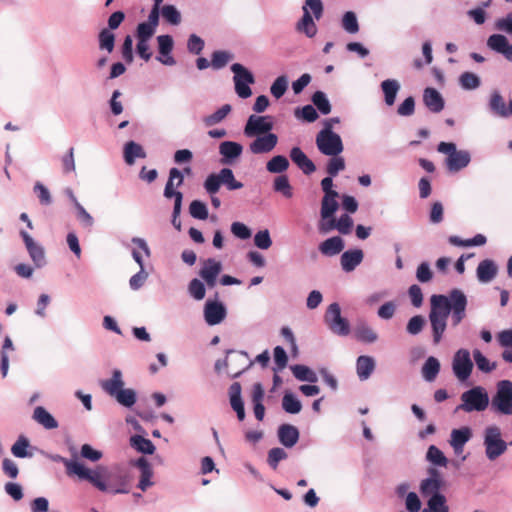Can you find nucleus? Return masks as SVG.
<instances>
[{
  "label": "nucleus",
  "mask_w": 512,
  "mask_h": 512,
  "mask_svg": "<svg viewBox=\"0 0 512 512\" xmlns=\"http://www.w3.org/2000/svg\"><path fill=\"white\" fill-rule=\"evenodd\" d=\"M71 452L75 459H67L59 454H50L48 458L53 462L62 463L69 477L76 476L80 481H87L100 492L112 494H127L129 492L126 487V478L123 475L113 474L112 469L103 464L88 468L77 460L75 449H71Z\"/></svg>",
  "instance_id": "f257e3e1"
},
{
  "label": "nucleus",
  "mask_w": 512,
  "mask_h": 512,
  "mask_svg": "<svg viewBox=\"0 0 512 512\" xmlns=\"http://www.w3.org/2000/svg\"><path fill=\"white\" fill-rule=\"evenodd\" d=\"M467 304V297L460 289H452L447 295L434 294L431 296L429 321L434 344L441 341L450 314L453 326L462 322L466 317Z\"/></svg>",
  "instance_id": "f03ea898"
},
{
  "label": "nucleus",
  "mask_w": 512,
  "mask_h": 512,
  "mask_svg": "<svg viewBox=\"0 0 512 512\" xmlns=\"http://www.w3.org/2000/svg\"><path fill=\"white\" fill-rule=\"evenodd\" d=\"M99 385L106 394L125 408H131L137 401L136 391L132 388H125L123 374L120 369H114L111 377L101 380Z\"/></svg>",
  "instance_id": "7ed1b4c3"
},
{
  "label": "nucleus",
  "mask_w": 512,
  "mask_h": 512,
  "mask_svg": "<svg viewBox=\"0 0 512 512\" xmlns=\"http://www.w3.org/2000/svg\"><path fill=\"white\" fill-rule=\"evenodd\" d=\"M491 406L489 394L482 386H474L464 391L460 396V404L456 406L455 412H483Z\"/></svg>",
  "instance_id": "20e7f679"
},
{
  "label": "nucleus",
  "mask_w": 512,
  "mask_h": 512,
  "mask_svg": "<svg viewBox=\"0 0 512 512\" xmlns=\"http://www.w3.org/2000/svg\"><path fill=\"white\" fill-rule=\"evenodd\" d=\"M222 185L229 191L243 188V183L236 180L232 169L227 167L222 168L217 173L209 174L204 181L203 187L209 195H215L219 192Z\"/></svg>",
  "instance_id": "39448f33"
},
{
  "label": "nucleus",
  "mask_w": 512,
  "mask_h": 512,
  "mask_svg": "<svg viewBox=\"0 0 512 512\" xmlns=\"http://www.w3.org/2000/svg\"><path fill=\"white\" fill-rule=\"evenodd\" d=\"M483 445L485 447V455L488 460L495 461L503 455L508 447V443L502 439L500 427L489 425L483 432Z\"/></svg>",
  "instance_id": "423d86ee"
},
{
  "label": "nucleus",
  "mask_w": 512,
  "mask_h": 512,
  "mask_svg": "<svg viewBox=\"0 0 512 512\" xmlns=\"http://www.w3.org/2000/svg\"><path fill=\"white\" fill-rule=\"evenodd\" d=\"M437 151L446 154V167L450 172H458L466 168L471 162V154L467 150H457L453 142H440Z\"/></svg>",
  "instance_id": "0eeeda50"
},
{
  "label": "nucleus",
  "mask_w": 512,
  "mask_h": 512,
  "mask_svg": "<svg viewBox=\"0 0 512 512\" xmlns=\"http://www.w3.org/2000/svg\"><path fill=\"white\" fill-rule=\"evenodd\" d=\"M491 411L498 415L512 416V381L500 380L491 399Z\"/></svg>",
  "instance_id": "6e6552de"
},
{
  "label": "nucleus",
  "mask_w": 512,
  "mask_h": 512,
  "mask_svg": "<svg viewBox=\"0 0 512 512\" xmlns=\"http://www.w3.org/2000/svg\"><path fill=\"white\" fill-rule=\"evenodd\" d=\"M315 142L318 150L326 156L340 155L344 149L340 135L330 130L329 127L318 132Z\"/></svg>",
  "instance_id": "1a4fd4ad"
},
{
  "label": "nucleus",
  "mask_w": 512,
  "mask_h": 512,
  "mask_svg": "<svg viewBox=\"0 0 512 512\" xmlns=\"http://www.w3.org/2000/svg\"><path fill=\"white\" fill-rule=\"evenodd\" d=\"M324 323L327 328L335 335L346 337L350 334L349 321L342 317L340 305L336 302L331 303L324 314Z\"/></svg>",
  "instance_id": "9d476101"
},
{
  "label": "nucleus",
  "mask_w": 512,
  "mask_h": 512,
  "mask_svg": "<svg viewBox=\"0 0 512 512\" xmlns=\"http://www.w3.org/2000/svg\"><path fill=\"white\" fill-rule=\"evenodd\" d=\"M230 69L234 73L233 82L236 94L242 99L249 98L252 95L250 85L255 82L254 75L240 63L232 64Z\"/></svg>",
  "instance_id": "9b49d317"
},
{
  "label": "nucleus",
  "mask_w": 512,
  "mask_h": 512,
  "mask_svg": "<svg viewBox=\"0 0 512 512\" xmlns=\"http://www.w3.org/2000/svg\"><path fill=\"white\" fill-rule=\"evenodd\" d=\"M473 366L469 350L461 348L454 353L452 359V371L459 382L463 383L470 378Z\"/></svg>",
  "instance_id": "f8f14e48"
},
{
  "label": "nucleus",
  "mask_w": 512,
  "mask_h": 512,
  "mask_svg": "<svg viewBox=\"0 0 512 512\" xmlns=\"http://www.w3.org/2000/svg\"><path fill=\"white\" fill-rule=\"evenodd\" d=\"M273 121L271 116L250 115L244 127V135L252 138L258 135L271 133Z\"/></svg>",
  "instance_id": "ddd939ff"
},
{
  "label": "nucleus",
  "mask_w": 512,
  "mask_h": 512,
  "mask_svg": "<svg viewBox=\"0 0 512 512\" xmlns=\"http://www.w3.org/2000/svg\"><path fill=\"white\" fill-rule=\"evenodd\" d=\"M487 109L492 116L507 119L512 116V99L507 104L501 93L494 90L489 96Z\"/></svg>",
  "instance_id": "4468645a"
},
{
  "label": "nucleus",
  "mask_w": 512,
  "mask_h": 512,
  "mask_svg": "<svg viewBox=\"0 0 512 512\" xmlns=\"http://www.w3.org/2000/svg\"><path fill=\"white\" fill-rule=\"evenodd\" d=\"M428 477L420 483V493L422 496H430L441 494L439 491L443 485L441 473L436 468H428Z\"/></svg>",
  "instance_id": "2eb2a0df"
},
{
  "label": "nucleus",
  "mask_w": 512,
  "mask_h": 512,
  "mask_svg": "<svg viewBox=\"0 0 512 512\" xmlns=\"http://www.w3.org/2000/svg\"><path fill=\"white\" fill-rule=\"evenodd\" d=\"M19 234L35 266L38 268L43 267L46 264L43 247L40 244H38L27 231L20 230Z\"/></svg>",
  "instance_id": "dca6fc26"
},
{
  "label": "nucleus",
  "mask_w": 512,
  "mask_h": 512,
  "mask_svg": "<svg viewBox=\"0 0 512 512\" xmlns=\"http://www.w3.org/2000/svg\"><path fill=\"white\" fill-rule=\"evenodd\" d=\"M254 137L255 139L249 144V151L255 155L270 153L278 143V136L274 133Z\"/></svg>",
  "instance_id": "f3484780"
},
{
  "label": "nucleus",
  "mask_w": 512,
  "mask_h": 512,
  "mask_svg": "<svg viewBox=\"0 0 512 512\" xmlns=\"http://www.w3.org/2000/svg\"><path fill=\"white\" fill-rule=\"evenodd\" d=\"M227 356L231 367L230 376L232 378L239 377L252 364L249 361L248 354L244 351L228 350Z\"/></svg>",
  "instance_id": "a211bd4d"
},
{
  "label": "nucleus",
  "mask_w": 512,
  "mask_h": 512,
  "mask_svg": "<svg viewBox=\"0 0 512 512\" xmlns=\"http://www.w3.org/2000/svg\"><path fill=\"white\" fill-rule=\"evenodd\" d=\"M486 44L490 50L503 55L508 61H512V43L505 35L501 33L492 34L488 37Z\"/></svg>",
  "instance_id": "6ab92c4d"
},
{
  "label": "nucleus",
  "mask_w": 512,
  "mask_h": 512,
  "mask_svg": "<svg viewBox=\"0 0 512 512\" xmlns=\"http://www.w3.org/2000/svg\"><path fill=\"white\" fill-rule=\"evenodd\" d=\"M225 306L218 301H207L204 306V319L210 326L220 324L226 317Z\"/></svg>",
  "instance_id": "aec40b11"
},
{
  "label": "nucleus",
  "mask_w": 512,
  "mask_h": 512,
  "mask_svg": "<svg viewBox=\"0 0 512 512\" xmlns=\"http://www.w3.org/2000/svg\"><path fill=\"white\" fill-rule=\"evenodd\" d=\"M243 146L234 141H223L219 145V154L221 155V164L231 165L242 154Z\"/></svg>",
  "instance_id": "412c9836"
},
{
  "label": "nucleus",
  "mask_w": 512,
  "mask_h": 512,
  "mask_svg": "<svg viewBox=\"0 0 512 512\" xmlns=\"http://www.w3.org/2000/svg\"><path fill=\"white\" fill-rule=\"evenodd\" d=\"M221 270L222 265L219 261H216L213 258H208L203 262L199 275L206 282L209 288H213L216 285L217 277Z\"/></svg>",
  "instance_id": "4be33fe9"
},
{
  "label": "nucleus",
  "mask_w": 512,
  "mask_h": 512,
  "mask_svg": "<svg viewBox=\"0 0 512 512\" xmlns=\"http://www.w3.org/2000/svg\"><path fill=\"white\" fill-rule=\"evenodd\" d=\"M472 429L468 426L459 429H453L450 433L449 444L456 455H460L464 451L467 442L472 438Z\"/></svg>",
  "instance_id": "5701e85b"
},
{
  "label": "nucleus",
  "mask_w": 512,
  "mask_h": 512,
  "mask_svg": "<svg viewBox=\"0 0 512 512\" xmlns=\"http://www.w3.org/2000/svg\"><path fill=\"white\" fill-rule=\"evenodd\" d=\"M291 161L305 174L310 175L316 171L313 161L302 151L300 147H292L290 150Z\"/></svg>",
  "instance_id": "b1692460"
},
{
  "label": "nucleus",
  "mask_w": 512,
  "mask_h": 512,
  "mask_svg": "<svg viewBox=\"0 0 512 512\" xmlns=\"http://www.w3.org/2000/svg\"><path fill=\"white\" fill-rule=\"evenodd\" d=\"M423 103L429 111L439 113L444 109L445 102L441 93L432 87H427L423 91Z\"/></svg>",
  "instance_id": "393cba45"
},
{
  "label": "nucleus",
  "mask_w": 512,
  "mask_h": 512,
  "mask_svg": "<svg viewBox=\"0 0 512 512\" xmlns=\"http://www.w3.org/2000/svg\"><path fill=\"white\" fill-rule=\"evenodd\" d=\"M364 253L361 249H350L342 253L340 257L341 268L345 272H352L361 264Z\"/></svg>",
  "instance_id": "a878e982"
},
{
  "label": "nucleus",
  "mask_w": 512,
  "mask_h": 512,
  "mask_svg": "<svg viewBox=\"0 0 512 512\" xmlns=\"http://www.w3.org/2000/svg\"><path fill=\"white\" fill-rule=\"evenodd\" d=\"M355 338L362 343L372 344L378 340L377 332L365 321L359 320L354 328Z\"/></svg>",
  "instance_id": "bb28decb"
},
{
  "label": "nucleus",
  "mask_w": 512,
  "mask_h": 512,
  "mask_svg": "<svg viewBox=\"0 0 512 512\" xmlns=\"http://www.w3.org/2000/svg\"><path fill=\"white\" fill-rule=\"evenodd\" d=\"M278 438L283 446L291 448L299 440V430L291 424H282L278 428Z\"/></svg>",
  "instance_id": "cd10ccee"
},
{
  "label": "nucleus",
  "mask_w": 512,
  "mask_h": 512,
  "mask_svg": "<svg viewBox=\"0 0 512 512\" xmlns=\"http://www.w3.org/2000/svg\"><path fill=\"white\" fill-rule=\"evenodd\" d=\"M303 15L302 18L296 24V30L299 33L304 34L308 38H313L318 31L317 25L315 23V18L311 15L306 8H302Z\"/></svg>",
  "instance_id": "c85d7f7f"
},
{
  "label": "nucleus",
  "mask_w": 512,
  "mask_h": 512,
  "mask_svg": "<svg viewBox=\"0 0 512 512\" xmlns=\"http://www.w3.org/2000/svg\"><path fill=\"white\" fill-rule=\"evenodd\" d=\"M376 362L373 357L361 355L356 360V374L361 381L370 378L375 370Z\"/></svg>",
  "instance_id": "c756f323"
},
{
  "label": "nucleus",
  "mask_w": 512,
  "mask_h": 512,
  "mask_svg": "<svg viewBox=\"0 0 512 512\" xmlns=\"http://www.w3.org/2000/svg\"><path fill=\"white\" fill-rule=\"evenodd\" d=\"M498 268L493 260L485 259L478 264L476 274L481 283L491 282L497 275Z\"/></svg>",
  "instance_id": "7c9ffc66"
},
{
  "label": "nucleus",
  "mask_w": 512,
  "mask_h": 512,
  "mask_svg": "<svg viewBox=\"0 0 512 512\" xmlns=\"http://www.w3.org/2000/svg\"><path fill=\"white\" fill-rule=\"evenodd\" d=\"M344 248V241L339 236L326 239L319 245V251L325 256H335Z\"/></svg>",
  "instance_id": "2f4dec72"
},
{
  "label": "nucleus",
  "mask_w": 512,
  "mask_h": 512,
  "mask_svg": "<svg viewBox=\"0 0 512 512\" xmlns=\"http://www.w3.org/2000/svg\"><path fill=\"white\" fill-rule=\"evenodd\" d=\"M440 362L434 356H429L424 362L421 374L425 381L433 382L440 372Z\"/></svg>",
  "instance_id": "473e14b6"
},
{
  "label": "nucleus",
  "mask_w": 512,
  "mask_h": 512,
  "mask_svg": "<svg viewBox=\"0 0 512 512\" xmlns=\"http://www.w3.org/2000/svg\"><path fill=\"white\" fill-rule=\"evenodd\" d=\"M33 419L44 428L52 430L58 427L57 420L42 406L34 409Z\"/></svg>",
  "instance_id": "72a5a7b5"
},
{
  "label": "nucleus",
  "mask_w": 512,
  "mask_h": 512,
  "mask_svg": "<svg viewBox=\"0 0 512 512\" xmlns=\"http://www.w3.org/2000/svg\"><path fill=\"white\" fill-rule=\"evenodd\" d=\"M400 83L395 79H386L381 83L386 105L392 106L395 103L397 93L400 90Z\"/></svg>",
  "instance_id": "f704fd0d"
},
{
  "label": "nucleus",
  "mask_w": 512,
  "mask_h": 512,
  "mask_svg": "<svg viewBox=\"0 0 512 512\" xmlns=\"http://www.w3.org/2000/svg\"><path fill=\"white\" fill-rule=\"evenodd\" d=\"M146 152L143 147L134 142L129 141L124 146V160L128 165H133L135 163L136 158H146Z\"/></svg>",
  "instance_id": "c9c22d12"
},
{
  "label": "nucleus",
  "mask_w": 512,
  "mask_h": 512,
  "mask_svg": "<svg viewBox=\"0 0 512 512\" xmlns=\"http://www.w3.org/2000/svg\"><path fill=\"white\" fill-rule=\"evenodd\" d=\"M339 196H323L321 201L320 215L322 220L332 218L339 208L337 198Z\"/></svg>",
  "instance_id": "e433bc0d"
},
{
  "label": "nucleus",
  "mask_w": 512,
  "mask_h": 512,
  "mask_svg": "<svg viewBox=\"0 0 512 512\" xmlns=\"http://www.w3.org/2000/svg\"><path fill=\"white\" fill-rule=\"evenodd\" d=\"M294 377L299 381L315 383L318 380L317 374L309 367L296 364L290 367Z\"/></svg>",
  "instance_id": "4c0bfd02"
},
{
  "label": "nucleus",
  "mask_w": 512,
  "mask_h": 512,
  "mask_svg": "<svg viewBox=\"0 0 512 512\" xmlns=\"http://www.w3.org/2000/svg\"><path fill=\"white\" fill-rule=\"evenodd\" d=\"M273 189L275 192L282 194L285 198L289 199L293 196V188L288 176L285 174H281L274 178Z\"/></svg>",
  "instance_id": "58836bf2"
},
{
  "label": "nucleus",
  "mask_w": 512,
  "mask_h": 512,
  "mask_svg": "<svg viewBox=\"0 0 512 512\" xmlns=\"http://www.w3.org/2000/svg\"><path fill=\"white\" fill-rule=\"evenodd\" d=\"M289 161L283 155L273 156L267 163L266 169L273 174H283L289 168Z\"/></svg>",
  "instance_id": "ea45409f"
},
{
  "label": "nucleus",
  "mask_w": 512,
  "mask_h": 512,
  "mask_svg": "<svg viewBox=\"0 0 512 512\" xmlns=\"http://www.w3.org/2000/svg\"><path fill=\"white\" fill-rule=\"evenodd\" d=\"M130 445L143 454H153L155 451L152 441L140 435L132 436L130 438Z\"/></svg>",
  "instance_id": "a19ab883"
},
{
  "label": "nucleus",
  "mask_w": 512,
  "mask_h": 512,
  "mask_svg": "<svg viewBox=\"0 0 512 512\" xmlns=\"http://www.w3.org/2000/svg\"><path fill=\"white\" fill-rule=\"evenodd\" d=\"M282 408L286 413L298 414L302 410V404L293 393L286 392L282 398Z\"/></svg>",
  "instance_id": "79ce46f5"
},
{
  "label": "nucleus",
  "mask_w": 512,
  "mask_h": 512,
  "mask_svg": "<svg viewBox=\"0 0 512 512\" xmlns=\"http://www.w3.org/2000/svg\"><path fill=\"white\" fill-rule=\"evenodd\" d=\"M161 15L163 19L170 25L177 26L181 23L182 17L180 11L176 8V6L172 4H167L162 6Z\"/></svg>",
  "instance_id": "37998d69"
},
{
  "label": "nucleus",
  "mask_w": 512,
  "mask_h": 512,
  "mask_svg": "<svg viewBox=\"0 0 512 512\" xmlns=\"http://www.w3.org/2000/svg\"><path fill=\"white\" fill-rule=\"evenodd\" d=\"M426 460L431 464L439 467H446L448 465V459L444 453L435 445L428 447Z\"/></svg>",
  "instance_id": "c03bdc74"
},
{
  "label": "nucleus",
  "mask_w": 512,
  "mask_h": 512,
  "mask_svg": "<svg viewBox=\"0 0 512 512\" xmlns=\"http://www.w3.org/2000/svg\"><path fill=\"white\" fill-rule=\"evenodd\" d=\"M230 112L231 106L229 104H225L217 109L214 113L204 117L203 122L207 127L214 126L222 122Z\"/></svg>",
  "instance_id": "a18cd8bd"
},
{
  "label": "nucleus",
  "mask_w": 512,
  "mask_h": 512,
  "mask_svg": "<svg viewBox=\"0 0 512 512\" xmlns=\"http://www.w3.org/2000/svg\"><path fill=\"white\" fill-rule=\"evenodd\" d=\"M459 85L464 90H475L480 87V77L472 72H464L459 76Z\"/></svg>",
  "instance_id": "49530a36"
},
{
  "label": "nucleus",
  "mask_w": 512,
  "mask_h": 512,
  "mask_svg": "<svg viewBox=\"0 0 512 512\" xmlns=\"http://www.w3.org/2000/svg\"><path fill=\"white\" fill-rule=\"evenodd\" d=\"M473 359L477 368L483 373H490L496 369V363L490 362L489 359L478 349L473 350Z\"/></svg>",
  "instance_id": "de8ad7c7"
},
{
  "label": "nucleus",
  "mask_w": 512,
  "mask_h": 512,
  "mask_svg": "<svg viewBox=\"0 0 512 512\" xmlns=\"http://www.w3.org/2000/svg\"><path fill=\"white\" fill-rule=\"evenodd\" d=\"M99 48L111 53L115 46V35L108 28H103L98 35Z\"/></svg>",
  "instance_id": "09e8293b"
},
{
  "label": "nucleus",
  "mask_w": 512,
  "mask_h": 512,
  "mask_svg": "<svg viewBox=\"0 0 512 512\" xmlns=\"http://www.w3.org/2000/svg\"><path fill=\"white\" fill-rule=\"evenodd\" d=\"M29 446V440L25 436H19L17 441L12 445L11 452L17 458L32 457V453L27 451Z\"/></svg>",
  "instance_id": "8fccbe9b"
},
{
  "label": "nucleus",
  "mask_w": 512,
  "mask_h": 512,
  "mask_svg": "<svg viewBox=\"0 0 512 512\" xmlns=\"http://www.w3.org/2000/svg\"><path fill=\"white\" fill-rule=\"evenodd\" d=\"M312 103L323 114L327 115L331 112V104L326 94L322 91H316L312 95Z\"/></svg>",
  "instance_id": "3c124183"
},
{
  "label": "nucleus",
  "mask_w": 512,
  "mask_h": 512,
  "mask_svg": "<svg viewBox=\"0 0 512 512\" xmlns=\"http://www.w3.org/2000/svg\"><path fill=\"white\" fill-rule=\"evenodd\" d=\"M342 28L350 34H355L359 31V24L356 14L352 11L344 13L341 21Z\"/></svg>",
  "instance_id": "603ef678"
},
{
  "label": "nucleus",
  "mask_w": 512,
  "mask_h": 512,
  "mask_svg": "<svg viewBox=\"0 0 512 512\" xmlns=\"http://www.w3.org/2000/svg\"><path fill=\"white\" fill-rule=\"evenodd\" d=\"M190 215L198 220H206L208 218L207 205L200 200H193L189 205Z\"/></svg>",
  "instance_id": "864d4df0"
},
{
  "label": "nucleus",
  "mask_w": 512,
  "mask_h": 512,
  "mask_svg": "<svg viewBox=\"0 0 512 512\" xmlns=\"http://www.w3.org/2000/svg\"><path fill=\"white\" fill-rule=\"evenodd\" d=\"M188 292L193 299L199 301L205 297L206 288L202 281L194 278L188 284Z\"/></svg>",
  "instance_id": "5fc2aeb1"
},
{
  "label": "nucleus",
  "mask_w": 512,
  "mask_h": 512,
  "mask_svg": "<svg viewBox=\"0 0 512 512\" xmlns=\"http://www.w3.org/2000/svg\"><path fill=\"white\" fill-rule=\"evenodd\" d=\"M76 210V218L79 221L80 225L87 230H90L94 225V219L90 215V213L87 212V210L83 207L82 204H77V207H75Z\"/></svg>",
  "instance_id": "6e6d98bb"
},
{
  "label": "nucleus",
  "mask_w": 512,
  "mask_h": 512,
  "mask_svg": "<svg viewBox=\"0 0 512 512\" xmlns=\"http://www.w3.org/2000/svg\"><path fill=\"white\" fill-rule=\"evenodd\" d=\"M427 505L429 510L433 512H449V508L446 505V498L442 494L432 495Z\"/></svg>",
  "instance_id": "4d7b16f0"
},
{
  "label": "nucleus",
  "mask_w": 512,
  "mask_h": 512,
  "mask_svg": "<svg viewBox=\"0 0 512 512\" xmlns=\"http://www.w3.org/2000/svg\"><path fill=\"white\" fill-rule=\"evenodd\" d=\"M288 88V79L285 75L279 76L275 79L270 87L271 94L276 98H281Z\"/></svg>",
  "instance_id": "13d9d810"
},
{
  "label": "nucleus",
  "mask_w": 512,
  "mask_h": 512,
  "mask_svg": "<svg viewBox=\"0 0 512 512\" xmlns=\"http://www.w3.org/2000/svg\"><path fill=\"white\" fill-rule=\"evenodd\" d=\"M330 157L331 158L327 163L326 171L331 177H335L340 171L345 169V160L339 155Z\"/></svg>",
  "instance_id": "bf43d9fd"
},
{
  "label": "nucleus",
  "mask_w": 512,
  "mask_h": 512,
  "mask_svg": "<svg viewBox=\"0 0 512 512\" xmlns=\"http://www.w3.org/2000/svg\"><path fill=\"white\" fill-rule=\"evenodd\" d=\"M232 58V54L227 51H215L212 54L211 66L213 69L219 70L227 65Z\"/></svg>",
  "instance_id": "052dcab7"
},
{
  "label": "nucleus",
  "mask_w": 512,
  "mask_h": 512,
  "mask_svg": "<svg viewBox=\"0 0 512 512\" xmlns=\"http://www.w3.org/2000/svg\"><path fill=\"white\" fill-rule=\"evenodd\" d=\"M295 116L297 118H302L303 120H305L306 122H309V123L316 121L319 117L314 106L310 105V104L305 105L301 109L297 108L295 110Z\"/></svg>",
  "instance_id": "680f3d73"
},
{
  "label": "nucleus",
  "mask_w": 512,
  "mask_h": 512,
  "mask_svg": "<svg viewBox=\"0 0 512 512\" xmlns=\"http://www.w3.org/2000/svg\"><path fill=\"white\" fill-rule=\"evenodd\" d=\"M302 8H306L317 21L323 16L324 6L321 0H305Z\"/></svg>",
  "instance_id": "e2e57ef3"
},
{
  "label": "nucleus",
  "mask_w": 512,
  "mask_h": 512,
  "mask_svg": "<svg viewBox=\"0 0 512 512\" xmlns=\"http://www.w3.org/2000/svg\"><path fill=\"white\" fill-rule=\"evenodd\" d=\"M254 244L257 248L267 250L272 246V239L268 229L260 230L254 235Z\"/></svg>",
  "instance_id": "0e129e2a"
},
{
  "label": "nucleus",
  "mask_w": 512,
  "mask_h": 512,
  "mask_svg": "<svg viewBox=\"0 0 512 512\" xmlns=\"http://www.w3.org/2000/svg\"><path fill=\"white\" fill-rule=\"evenodd\" d=\"M494 28L512 37V12H509L504 17L498 18L494 23Z\"/></svg>",
  "instance_id": "69168bd1"
},
{
  "label": "nucleus",
  "mask_w": 512,
  "mask_h": 512,
  "mask_svg": "<svg viewBox=\"0 0 512 512\" xmlns=\"http://www.w3.org/2000/svg\"><path fill=\"white\" fill-rule=\"evenodd\" d=\"M287 453L283 448H272L268 452L267 462L269 466L273 469H276L279 462L287 458Z\"/></svg>",
  "instance_id": "338daca9"
},
{
  "label": "nucleus",
  "mask_w": 512,
  "mask_h": 512,
  "mask_svg": "<svg viewBox=\"0 0 512 512\" xmlns=\"http://www.w3.org/2000/svg\"><path fill=\"white\" fill-rule=\"evenodd\" d=\"M33 190L41 205L48 206L52 203L50 191L41 182H36Z\"/></svg>",
  "instance_id": "774afa93"
}]
</instances>
